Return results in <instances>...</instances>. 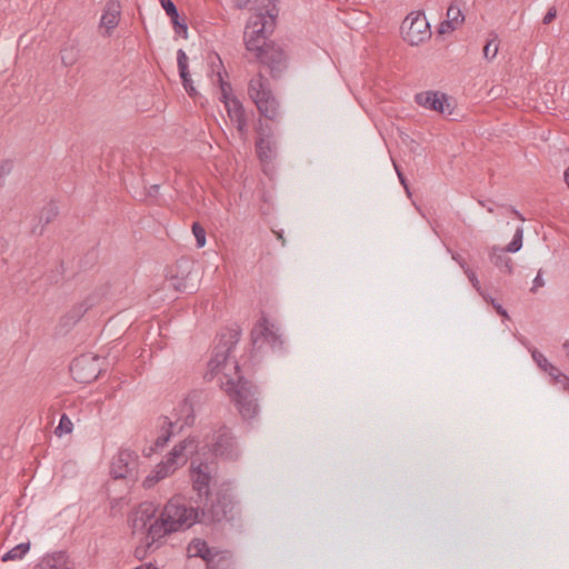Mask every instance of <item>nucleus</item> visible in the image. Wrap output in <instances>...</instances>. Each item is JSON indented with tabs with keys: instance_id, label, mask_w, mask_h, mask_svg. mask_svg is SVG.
<instances>
[{
	"instance_id": "nucleus-1",
	"label": "nucleus",
	"mask_w": 569,
	"mask_h": 569,
	"mask_svg": "<svg viewBox=\"0 0 569 569\" xmlns=\"http://www.w3.org/2000/svg\"><path fill=\"white\" fill-rule=\"evenodd\" d=\"M199 508L189 506L180 497L171 498L162 508L160 516L149 525L141 545L137 547L136 555L143 556L160 547L161 539L166 536L184 531L199 522Z\"/></svg>"
},
{
	"instance_id": "nucleus-2",
	"label": "nucleus",
	"mask_w": 569,
	"mask_h": 569,
	"mask_svg": "<svg viewBox=\"0 0 569 569\" xmlns=\"http://www.w3.org/2000/svg\"><path fill=\"white\" fill-rule=\"evenodd\" d=\"M250 10L253 12L246 23L243 41L246 49L256 54L269 42L268 38L277 26L279 8L276 0H264Z\"/></svg>"
},
{
	"instance_id": "nucleus-3",
	"label": "nucleus",
	"mask_w": 569,
	"mask_h": 569,
	"mask_svg": "<svg viewBox=\"0 0 569 569\" xmlns=\"http://www.w3.org/2000/svg\"><path fill=\"white\" fill-rule=\"evenodd\" d=\"M232 366L236 377L224 373V380H221V388L236 403L244 420L253 419L259 412L257 388L243 377L239 376L237 361H233Z\"/></svg>"
},
{
	"instance_id": "nucleus-4",
	"label": "nucleus",
	"mask_w": 569,
	"mask_h": 569,
	"mask_svg": "<svg viewBox=\"0 0 569 569\" xmlns=\"http://www.w3.org/2000/svg\"><path fill=\"white\" fill-rule=\"evenodd\" d=\"M198 448L197 441L188 437L177 443L168 453L164 460L156 466V468L143 480L146 489L152 488L158 481L172 475L179 467L183 466L189 455L193 453Z\"/></svg>"
},
{
	"instance_id": "nucleus-5",
	"label": "nucleus",
	"mask_w": 569,
	"mask_h": 569,
	"mask_svg": "<svg viewBox=\"0 0 569 569\" xmlns=\"http://www.w3.org/2000/svg\"><path fill=\"white\" fill-rule=\"evenodd\" d=\"M236 502L228 489L221 488L213 496H206V503L199 509L200 523H214L233 518Z\"/></svg>"
},
{
	"instance_id": "nucleus-6",
	"label": "nucleus",
	"mask_w": 569,
	"mask_h": 569,
	"mask_svg": "<svg viewBox=\"0 0 569 569\" xmlns=\"http://www.w3.org/2000/svg\"><path fill=\"white\" fill-rule=\"evenodd\" d=\"M194 418L192 399L189 396L176 409V421H171L168 417L160 418L162 432L154 441L156 448H163L173 435L180 432L183 427L193 425Z\"/></svg>"
},
{
	"instance_id": "nucleus-7",
	"label": "nucleus",
	"mask_w": 569,
	"mask_h": 569,
	"mask_svg": "<svg viewBox=\"0 0 569 569\" xmlns=\"http://www.w3.org/2000/svg\"><path fill=\"white\" fill-rule=\"evenodd\" d=\"M206 447H208L214 456L226 460H237L240 456L237 440L226 426H221L213 431L210 437L207 436Z\"/></svg>"
},
{
	"instance_id": "nucleus-8",
	"label": "nucleus",
	"mask_w": 569,
	"mask_h": 569,
	"mask_svg": "<svg viewBox=\"0 0 569 569\" xmlns=\"http://www.w3.org/2000/svg\"><path fill=\"white\" fill-rule=\"evenodd\" d=\"M272 79H280L288 68V54L274 41L264 43V48L254 54Z\"/></svg>"
},
{
	"instance_id": "nucleus-9",
	"label": "nucleus",
	"mask_w": 569,
	"mask_h": 569,
	"mask_svg": "<svg viewBox=\"0 0 569 569\" xmlns=\"http://www.w3.org/2000/svg\"><path fill=\"white\" fill-rule=\"evenodd\" d=\"M402 38L410 46H419L431 37L430 24L422 12L409 13L400 26Z\"/></svg>"
},
{
	"instance_id": "nucleus-10",
	"label": "nucleus",
	"mask_w": 569,
	"mask_h": 569,
	"mask_svg": "<svg viewBox=\"0 0 569 569\" xmlns=\"http://www.w3.org/2000/svg\"><path fill=\"white\" fill-rule=\"evenodd\" d=\"M240 335L241 332L238 329H227L220 335L219 343L214 347L213 355L208 363L212 376L227 368L230 352L239 342Z\"/></svg>"
},
{
	"instance_id": "nucleus-11",
	"label": "nucleus",
	"mask_w": 569,
	"mask_h": 569,
	"mask_svg": "<svg viewBox=\"0 0 569 569\" xmlns=\"http://www.w3.org/2000/svg\"><path fill=\"white\" fill-rule=\"evenodd\" d=\"M251 340L253 347L257 349H260L267 343L272 350H281L283 343L279 329L273 323H269L264 316H262L252 328Z\"/></svg>"
},
{
	"instance_id": "nucleus-12",
	"label": "nucleus",
	"mask_w": 569,
	"mask_h": 569,
	"mask_svg": "<svg viewBox=\"0 0 569 569\" xmlns=\"http://www.w3.org/2000/svg\"><path fill=\"white\" fill-rule=\"evenodd\" d=\"M138 455L130 449H120L112 458L110 475L113 479L133 478L137 473Z\"/></svg>"
},
{
	"instance_id": "nucleus-13",
	"label": "nucleus",
	"mask_w": 569,
	"mask_h": 569,
	"mask_svg": "<svg viewBox=\"0 0 569 569\" xmlns=\"http://www.w3.org/2000/svg\"><path fill=\"white\" fill-rule=\"evenodd\" d=\"M248 94L256 107H278L279 101L270 90L268 80L261 73L252 78L248 84Z\"/></svg>"
},
{
	"instance_id": "nucleus-14",
	"label": "nucleus",
	"mask_w": 569,
	"mask_h": 569,
	"mask_svg": "<svg viewBox=\"0 0 569 569\" xmlns=\"http://www.w3.org/2000/svg\"><path fill=\"white\" fill-rule=\"evenodd\" d=\"M98 361V357L81 356L72 361L70 370L80 382H90L96 380L100 373Z\"/></svg>"
},
{
	"instance_id": "nucleus-15",
	"label": "nucleus",
	"mask_w": 569,
	"mask_h": 569,
	"mask_svg": "<svg viewBox=\"0 0 569 569\" xmlns=\"http://www.w3.org/2000/svg\"><path fill=\"white\" fill-rule=\"evenodd\" d=\"M257 154L262 163L271 162L278 150V143L274 137L270 133H264L263 129H259V138L256 142Z\"/></svg>"
},
{
	"instance_id": "nucleus-16",
	"label": "nucleus",
	"mask_w": 569,
	"mask_h": 569,
	"mask_svg": "<svg viewBox=\"0 0 569 569\" xmlns=\"http://www.w3.org/2000/svg\"><path fill=\"white\" fill-rule=\"evenodd\" d=\"M121 16V4L118 0H108L103 7L100 18V27L104 28V36L110 37L112 30L118 26Z\"/></svg>"
},
{
	"instance_id": "nucleus-17",
	"label": "nucleus",
	"mask_w": 569,
	"mask_h": 569,
	"mask_svg": "<svg viewBox=\"0 0 569 569\" xmlns=\"http://www.w3.org/2000/svg\"><path fill=\"white\" fill-rule=\"evenodd\" d=\"M191 478L193 482V489L198 492L199 497L209 495V487L211 482L210 467L208 463H199L194 466L191 463Z\"/></svg>"
},
{
	"instance_id": "nucleus-18",
	"label": "nucleus",
	"mask_w": 569,
	"mask_h": 569,
	"mask_svg": "<svg viewBox=\"0 0 569 569\" xmlns=\"http://www.w3.org/2000/svg\"><path fill=\"white\" fill-rule=\"evenodd\" d=\"M415 102L419 107H450L448 94L433 90L416 93Z\"/></svg>"
},
{
	"instance_id": "nucleus-19",
	"label": "nucleus",
	"mask_w": 569,
	"mask_h": 569,
	"mask_svg": "<svg viewBox=\"0 0 569 569\" xmlns=\"http://www.w3.org/2000/svg\"><path fill=\"white\" fill-rule=\"evenodd\" d=\"M177 63H178L179 76L181 78V82H182L184 90L191 98H196L197 96H199V93L196 90V88L193 87V82L191 80L189 67H188V57L182 49H179L177 51Z\"/></svg>"
},
{
	"instance_id": "nucleus-20",
	"label": "nucleus",
	"mask_w": 569,
	"mask_h": 569,
	"mask_svg": "<svg viewBox=\"0 0 569 569\" xmlns=\"http://www.w3.org/2000/svg\"><path fill=\"white\" fill-rule=\"evenodd\" d=\"M33 569H71L68 565V556L64 551H54L44 555Z\"/></svg>"
},
{
	"instance_id": "nucleus-21",
	"label": "nucleus",
	"mask_w": 569,
	"mask_h": 569,
	"mask_svg": "<svg viewBox=\"0 0 569 569\" xmlns=\"http://www.w3.org/2000/svg\"><path fill=\"white\" fill-rule=\"evenodd\" d=\"M214 550V548H210L208 543L200 538L192 539L187 547V552L190 558H201L206 563H214V558H210Z\"/></svg>"
},
{
	"instance_id": "nucleus-22",
	"label": "nucleus",
	"mask_w": 569,
	"mask_h": 569,
	"mask_svg": "<svg viewBox=\"0 0 569 569\" xmlns=\"http://www.w3.org/2000/svg\"><path fill=\"white\" fill-rule=\"evenodd\" d=\"M489 259L500 271L512 273L513 263L510 257L507 256V251L503 248L493 246L489 252Z\"/></svg>"
},
{
	"instance_id": "nucleus-23",
	"label": "nucleus",
	"mask_w": 569,
	"mask_h": 569,
	"mask_svg": "<svg viewBox=\"0 0 569 569\" xmlns=\"http://www.w3.org/2000/svg\"><path fill=\"white\" fill-rule=\"evenodd\" d=\"M217 81L219 82V88L217 90V96L220 102L224 104V107H229V101L233 102V107H243L241 101L237 99V97L232 96L231 84L224 81L220 73H218Z\"/></svg>"
},
{
	"instance_id": "nucleus-24",
	"label": "nucleus",
	"mask_w": 569,
	"mask_h": 569,
	"mask_svg": "<svg viewBox=\"0 0 569 569\" xmlns=\"http://www.w3.org/2000/svg\"><path fill=\"white\" fill-rule=\"evenodd\" d=\"M228 118L239 131L240 136L243 137L248 132V114L247 109H226Z\"/></svg>"
},
{
	"instance_id": "nucleus-25",
	"label": "nucleus",
	"mask_w": 569,
	"mask_h": 569,
	"mask_svg": "<svg viewBox=\"0 0 569 569\" xmlns=\"http://www.w3.org/2000/svg\"><path fill=\"white\" fill-rule=\"evenodd\" d=\"M58 216V207L54 202H49L47 206L43 207L39 214V222L41 223V227L38 226L32 228V233H39L41 234L43 231V227L48 223H50L56 217Z\"/></svg>"
},
{
	"instance_id": "nucleus-26",
	"label": "nucleus",
	"mask_w": 569,
	"mask_h": 569,
	"mask_svg": "<svg viewBox=\"0 0 569 569\" xmlns=\"http://www.w3.org/2000/svg\"><path fill=\"white\" fill-rule=\"evenodd\" d=\"M210 558H214V563H206L208 569H231L232 560L228 551L214 550Z\"/></svg>"
},
{
	"instance_id": "nucleus-27",
	"label": "nucleus",
	"mask_w": 569,
	"mask_h": 569,
	"mask_svg": "<svg viewBox=\"0 0 569 569\" xmlns=\"http://www.w3.org/2000/svg\"><path fill=\"white\" fill-rule=\"evenodd\" d=\"M30 550V542H21L13 548H11L9 551H7L2 557L1 560L12 561V560H20L24 557V555Z\"/></svg>"
},
{
	"instance_id": "nucleus-28",
	"label": "nucleus",
	"mask_w": 569,
	"mask_h": 569,
	"mask_svg": "<svg viewBox=\"0 0 569 569\" xmlns=\"http://www.w3.org/2000/svg\"><path fill=\"white\" fill-rule=\"evenodd\" d=\"M447 20H450L458 27L461 26L465 21V14L462 13L461 8L458 6L456 0L452 1L447 9Z\"/></svg>"
},
{
	"instance_id": "nucleus-29",
	"label": "nucleus",
	"mask_w": 569,
	"mask_h": 569,
	"mask_svg": "<svg viewBox=\"0 0 569 569\" xmlns=\"http://www.w3.org/2000/svg\"><path fill=\"white\" fill-rule=\"evenodd\" d=\"M168 17L170 18V21H171L174 32L177 34L183 37L184 39H187L188 38V24L186 22V19L179 14V11H177L176 16H168Z\"/></svg>"
},
{
	"instance_id": "nucleus-30",
	"label": "nucleus",
	"mask_w": 569,
	"mask_h": 569,
	"mask_svg": "<svg viewBox=\"0 0 569 569\" xmlns=\"http://www.w3.org/2000/svg\"><path fill=\"white\" fill-rule=\"evenodd\" d=\"M490 37L491 39L487 41L483 48V56L488 60H492L497 56L499 49L498 34L496 32H490Z\"/></svg>"
},
{
	"instance_id": "nucleus-31",
	"label": "nucleus",
	"mask_w": 569,
	"mask_h": 569,
	"mask_svg": "<svg viewBox=\"0 0 569 569\" xmlns=\"http://www.w3.org/2000/svg\"><path fill=\"white\" fill-rule=\"evenodd\" d=\"M522 238H523V228L518 227L512 240L508 243L506 248H503L507 252L516 253L522 247Z\"/></svg>"
},
{
	"instance_id": "nucleus-32",
	"label": "nucleus",
	"mask_w": 569,
	"mask_h": 569,
	"mask_svg": "<svg viewBox=\"0 0 569 569\" xmlns=\"http://www.w3.org/2000/svg\"><path fill=\"white\" fill-rule=\"evenodd\" d=\"M189 276H190V273H188L186 278H179L174 274H171L170 279H169L170 287L174 288L177 291L191 292L193 289V286L189 287L187 283Z\"/></svg>"
},
{
	"instance_id": "nucleus-33",
	"label": "nucleus",
	"mask_w": 569,
	"mask_h": 569,
	"mask_svg": "<svg viewBox=\"0 0 569 569\" xmlns=\"http://www.w3.org/2000/svg\"><path fill=\"white\" fill-rule=\"evenodd\" d=\"M529 350L531 352L532 360L539 367V369H541L545 372L548 371L549 366H552V363L549 362L545 355L535 348H529Z\"/></svg>"
},
{
	"instance_id": "nucleus-34",
	"label": "nucleus",
	"mask_w": 569,
	"mask_h": 569,
	"mask_svg": "<svg viewBox=\"0 0 569 569\" xmlns=\"http://www.w3.org/2000/svg\"><path fill=\"white\" fill-rule=\"evenodd\" d=\"M465 274L467 276L468 280L470 281V283L472 284V287L475 288V290L483 298V300H487V293L483 292L482 288H481V284H480V281L476 274V272L471 269V268H466L463 270Z\"/></svg>"
},
{
	"instance_id": "nucleus-35",
	"label": "nucleus",
	"mask_w": 569,
	"mask_h": 569,
	"mask_svg": "<svg viewBox=\"0 0 569 569\" xmlns=\"http://www.w3.org/2000/svg\"><path fill=\"white\" fill-rule=\"evenodd\" d=\"M73 425L70 418L67 415H62L59 421L58 427L54 430V433L59 437L63 435H68L72 431Z\"/></svg>"
},
{
	"instance_id": "nucleus-36",
	"label": "nucleus",
	"mask_w": 569,
	"mask_h": 569,
	"mask_svg": "<svg viewBox=\"0 0 569 569\" xmlns=\"http://www.w3.org/2000/svg\"><path fill=\"white\" fill-rule=\"evenodd\" d=\"M192 233L196 238V243L198 248H203L206 246V230L199 222L192 223Z\"/></svg>"
},
{
	"instance_id": "nucleus-37",
	"label": "nucleus",
	"mask_w": 569,
	"mask_h": 569,
	"mask_svg": "<svg viewBox=\"0 0 569 569\" xmlns=\"http://www.w3.org/2000/svg\"><path fill=\"white\" fill-rule=\"evenodd\" d=\"M546 372L556 383H561L565 387L569 382V377L562 373L555 365L549 366V370Z\"/></svg>"
},
{
	"instance_id": "nucleus-38",
	"label": "nucleus",
	"mask_w": 569,
	"mask_h": 569,
	"mask_svg": "<svg viewBox=\"0 0 569 569\" xmlns=\"http://www.w3.org/2000/svg\"><path fill=\"white\" fill-rule=\"evenodd\" d=\"M153 510L151 507H147L140 510V517L133 520V528L136 529L141 523L142 527H146L147 520H150L153 517Z\"/></svg>"
},
{
	"instance_id": "nucleus-39",
	"label": "nucleus",
	"mask_w": 569,
	"mask_h": 569,
	"mask_svg": "<svg viewBox=\"0 0 569 569\" xmlns=\"http://www.w3.org/2000/svg\"><path fill=\"white\" fill-rule=\"evenodd\" d=\"M13 169V161L6 159L0 162V186L3 184L7 176L11 173Z\"/></svg>"
},
{
	"instance_id": "nucleus-40",
	"label": "nucleus",
	"mask_w": 569,
	"mask_h": 569,
	"mask_svg": "<svg viewBox=\"0 0 569 569\" xmlns=\"http://www.w3.org/2000/svg\"><path fill=\"white\" fill-rule=\"evenodd\" d=\"M458 28L457 24H453V22H451L450 20H443L438 29H437V36H442V34H447V33H451L452 31H455L456 29Z\"/></svg>"
},
{
	"instance_id": "nucleus-41",
	"label": "nucleus",
	"mask_w": 569,
	"mask_h": 569,
	"mask_svg": "<svg viewBox=\"0 0 569 569\" xmlns=\"http://www.w3.org/2000/svg\"><path fill=\"white\" fill-rule=\"evenodd\" d=\"M90 308V305H88V302H82L81 305H79L78 307H76L72 311H71V315H70V318L77 322L82 316L83 313L87 312V310Z\"/></svg>"
},
{
	"instance_id": "nucleus-42",
	"label": "nucleus",
	"mask_w": 569,
	"mask_h": 569,
	"mask_svg": "<svg viewBox=\"0 0 569 569\" xmlns=\"http://www.w3.org/2000/svg\"><path fill=\"white\" fill-rule=\"evenodd\" d=\"M167 16H176L178 8L172 0H158Z\"/></svg>"
},
{
	"instance_id": "nucleus-43",
	"label": "nucleus",
	"mask_w": 569,
	"mask_h": 569,
	"mask_svg": "<svg viewBox=\"0 0 569 569\" xmlns=\"http://www.w3.org/2000/svg\"><path fill=\"white\" fill-rule=\"evenodd\" d=\"M436 111H438L441 116L446 117V118H449L451 120H457L458 117H461V114L458 113V111L460 109H445V108H441V109H435Z\"/></svg>"
},
{
	"instance_id": "nucleus-44",
	"label": "nucleus",
	"mask_w": 569,
	"mask_h": 569,
	"mask_svg": "<svg viewBox=\"0 0 569 569\" xmlns=\"http://www.w3.org/2000/svg\"><path fill=\"white\" fill-rule=\"evenodd\" d=\"M487 302H490L492 305V307L495 308V310L503 318H508L509 315L507 312V310L499 303L497 302L492 297H490L489 295H487Z\"/></svg>"
},
{
	"instance_id": "nucleus-45",
	"label": "nucleus",
	"mask_w": 569,
	"mask_h": 569,
	"mask_svg": "<svg viewBox=\"0 0 569 569\" xmlns=\"http://www.w3.org/2000/svg\"><path fill=\"white\" fill-rule=\"evenodd\" d=\"M556 18H557V9H556V7H550V8L547 10V12H546V14H545V17H543V19H542V23H543V24H549V23H551Z\"/></svg>"
},
{
	"instance_id": "nucleus-46",
	"label": "nucleus",
	"mask_w": 569,
	"mask_h": 569,
	"mask_svg": "<svg viewBox=\"0 0 569 569\" xmlns=\"http://www.w3.org/2000/svg\"><path fill=\"white\" fill-rule=\"evenodd\" d=\"M448 251L451 253L452 260L456 261L462 270L468 268L466 260L459 253L452 252L450 249H448Z\"/></svg>"
},
{
	"instance_id": "nucleus-47",
	"label": "nucleus",
	"mask_w": 569,
	"mask_h": 569,
	"mask_svg": "<svg viewBox=\"0 0 569 569\" xmlns=\"http://www.w3.org/2000/svg\"><path fill=\"white\" fill-rule=\"evenodd\" d=\"M543 286H545V281L542 279L541 271H539L532 281V287L530 290H531V292H536L538 288L543 287Z\"/></svg>"
},
{
	"instance_id": "nucleus-48",
	"label": "nucleus",
	"mask_w": 569,
	"mask_h": 569,
	"mask_svg": "<svg viewBox=\"0 0 569 569\" xmlns=\"http://www.w3.org/2000/svg\"><path fill=\"white\" fill-rule=\"evenodd\" d=\"M249 3L250 0H233V7L238 10L246 9Z\"/></svg>"
},
{
	"instance_id": "nucleus-49",
	"label": "nucleus",
	"mask_w": 569,
	"mask_h": 569,
	"mask_svg": "<svg viewBox=\"0 0 569 569\" xmlns=\"http://www.w3.org/2000/svg\"><path fill=\"white\" fill-rule=\"evenodd\" d=\"M398 178H399L400 183L406 189V192L408 194H410V190H409V187H408L407 179H406L405 174L402 172H399Z\"/></svg>"
},
{
	"instance_id": "nucleus-50",
	"label": "nucleus",
	"mask_w": 569,
	"mask_h": 569,
	"mask_svg": "<svg viewBox=\"0 0 569 569\" xmlns=\"http://www.w3.org/2000/svg\"><path fill=\"white\" fill-rule=\"evenodd\" d=\"M258 110L260 111L261 116L267 117V118H271L272 114L274 113L276 109L266 108V109H258Z\"/></svg>"
},
{
	"instance_id": "nucleus-51",
	"label": "nucleus",
	"mask_w": 569,
	"mask_h": 569,
	"mask_svg": "<svg viewBox=\"0 0 569 569\" xmlns=\"http://www.w3.org/2000/svg\"><path fill=\"white\" fill-rule=\"evenodd\" d=\"M563 178H565V182L567 183V186L569 188V167L565 170Z\"/></svg>"
},
{
	"instance_id": "nucleus-52",
	"label": "nucleus",
	"mask_w": 569,
	"mask_h": 569,
	"mask_svg": "<svg viewBox=\"0 0 569 569\" xmlns=\"http://www.w3.org/2000/svg\"><path fill=\"white\" fill-rule=\"evenodd\" d=\"M562 348L566 351L567 356L569 357V339L562 343Z\"/></svg>"
},
{
	"instance_id": "nucleus-53",
	"label": "nucleus",
	"mask_w": 569,
	"mask_h": 569,
	"mask_svg": "<svg viewBox=\"0 0 569 569\" xmlns=\"http://www.w3.org/2000/svg\"><path fill=\"white\" fill-rule=\"evenodd\" d=\"M158 189H159V186H158V184H152V186L150 187V191H149V193L152 196V194L157 193Z\"/></svg>"
},
{
	"instance_id": "nucleus-54",
	"label": "nucleus",
	"mask_w": 569,
	"mask_h": 569,
	"mask_svg": "<svg viewBox=\"0 0 569 569\" xmlns=\"http://www.w3.org/2000/svg\"><path fill=\"white\" fill-rule=\"evenodd\" d=\"M513 213L516 214V217L520 220H525L523 216L518 211V210H513Z\"/></svg>"
},
{
	"instance_id": "nucleus-55",
	"label": "nucleus",
	"mask_w": 569,
	"mask_h": 569,
	"mask_svg": "<svg viewBox=\"0 0 569 569\" xmlns=\"http://www.w3.org/2000/svg\"><path fill=\"white\" fill-rule=\"evenodd\" d=\"M136 569H158L157 567H153L152 565H147L144 567H138Z\"/></svg>"
},
{
	"instance_id": "nucleus-56",
	"label": "nucleus",
	"mask_w": 569,
	"mask_h": 569,
	"mask_svg": "<svg viewBox=\"0 0 569 569\" xmlns=\"http://www.w3.org/2000/svg\"><path fill=\"white\" fill-rule=\"evenodd\" d=\"M393 167H395V170L397 172V176L399 174V172H402L399 168V166L393 161Z\"/></svg>"
},
{
	"instance_id": "nucleus-57",
	"label": "nucleus",
	"mask_w": 569,
	"mask_h": 569,
	"mask_svg": "<svg viewBox=\"0 0 569 569\" xmlns=\"http://www.w3.org/2000/svg\"><path fill=\"white\" fill-rule=\"evenodd\" d=\"M182 264H188V261H180V262H178L177 267L180 268V267H182Z\"/></svg>"
}]
</instances>
